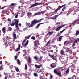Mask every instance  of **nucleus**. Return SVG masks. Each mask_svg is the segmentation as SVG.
Masks as SVG:
<instances>
[{"label": "nucleus", "instance_id": "f257e3e1", "mask_svg": "<svg viewBox=\"0 0 79 79\" xmlns=\"http://www.w3.org/2000/svg\"><path fill=\"white\" fill-rule=\"evenodd\" d=\"M43 19L44 18H42L40 19L39 20H37V19H35L34 20L31 22V24L29 26V27H33V26H34L35 24H37V23H39V22H40V21L43 20Z\"/></svg>", "mask_w": 79, "mask_h": 79}, {"label": "nucleus", "instance_id": "f03ea898", "mask_svg": "<svg viewBox=\"0 0 79 79\" xmlns=\"http://www.w3.org/2000/svg\"><path fill=\"white\" fill-rule=\"evenodd\" d=\"M64 6H66L65 4H64V5H62L60 6H59L58 8L56 9H54L52 10L53 12H52L53 14H55L57 13L58 11L59 10H60L61 8H62L63 7H64Z\"/></svg>", "mask_w": 79, "mask_h": 79}, {"label": "nucleus", "instance_id": "7ed1b4c3", "mask_svg": "<svg viewBox=\"0 0 79 79\" xmlns=\"http://www.w3.org/2000/svg\"><path fill=\"white\" fill-rule=\"evenodd\" d=\"M44 4L43 3L41 2V3H36L35 4H33L31 6L29 7V8H33L34 7V6H37V5H43Z\"/></svg>", "mask_w": 79, "mask_h": 79}, {"label": "nucleus", "instance_id": "20e7f679", "mask_svg": "<svg viewBox=\"0 0 79 79\" xmlns=\"http://www.w3.org/2000/svg\"><path fill=\"white\" fill-rule=\"evenodd\" d=\"M72 25H74V24H79V17L77 18V19L74 21L72 23Z\"/></svg>", "mask_w": 79, "mask_h": 79}, {"label": "nucleus", "instance_id": "39448f33", "mask_svg": "<svg viewBox=\"0 0 79 79\" xmlns=\"http://www.w3.org/2000/svg\"><path fill=\"white\" fill-rule=\"evenodd\" d=\"M48 55H49V56H50V57L51 58L53 59V60H55V61H56V60H57V58L56 57V56H55H55H54V55H50V54H48Z\"/></svg>", "mask_w": 79, "mask_h": 79}, {"label": "nucleus", "instance_id": "423d86ee", "mask_svg": "<svg viewBox=\"0 0 79 79\" xmlns=\"http://www.w3.org/2000/svg\"><path fill=\"white\" fill-rule=\"evenodd\" d=\"M65 25H66L64 24V25H63L60 26H59L58 27H57L56 28V31H59V30H60V29H61L62 28V27H64V26H65Z\"/></svg>", "mask_w": 79, "mask_h": 79}, {"label": "nucleus", "instance_id": "0eeeda50", "mask_svg": "<svg viewBox=\"0 0 79 79\" xmlns=\"http://www.w3.org/2000/svg\"><path fill=\"white\" fill-rule=\"evenodd\" d=\"M18 20H15V26L17 28H18Z\"/></svg>", "mask_w": 79, "mask_h": 79}, {"label": "nucleus", "instance_id": "6e6552de", "mask_svg": "<svg viewBox=\"0 0 79 79\" xmlns=\"http://www.w3.org/2000/svg\"><path fill=\"white\" fill-rule=\"evenodd\" d=\"M58 16V15H56L52 17L51 18V19H52L53 20H55L56 18H57Z\"/></svg>", "mask_w": 79, "mask_h": 79}, {"label": "nucleus", "instance_id": "1a4fd4ad", "mask_svg": "<svg viewBox=\"0 0 79 79\" xmlns=\"http://www.w3.org/2000/svg\"><path fill=\"white\" fill-rule=\"evenodd\" d=\"M18 47L17 48V49H16L15 51V52H18V51H19V50H20V47H21V44H19L18 45Z\"/></svg>", "mask_w": 79, "mask_h": 79}, {"label": "nucleus", "instance_id": "9d476101", "mask_svg": "<svg viewBox=\"0 0 79 79\" xmlns=\"http://www.w3.org/2000/svg\"><path fill=\"white\" fill-rule=\"evenodd\" d=\"M69 41H66L64 42V44L66 45H69Z\"/></svg>", "mask_w": 79, "mask_h": 79}, {"label": "nucleus", "instance_id": "9b49d317", "mask_svg": "<svg viewBox=\"0 0 79 79\" xmlns=\"http://www.w3.org/2000/svg\"><path fill=\"white\" fill-rule=\"evenodd\" d=\"M41 66H42V65H37V64L35 65V67L36 68H38L39 69V68H40Z\"/></svg>", "mask_w": 79, "mask_h": 79}, {"label": "nucleus", "instance_id": "f8f14e48", "mask_svg": "<svg viewBox=\"0 0 79 79\" xmlns=\"http://www.w3.org/2000/svg\"><path fill=\"white\" fill-rule=\"evenodd\" d=\"M50 66L51 67V68H55V67L56 66V65H54V64H51L50 65Z\"/></svg>", "mask_w": 79, "mask_h": 79}, {"label": "nucleus", "instance_id": "ddd939ff", "mask_svg": "<svg viewBox=\"0 0 79 79\" xmlns=\"http://www.w3.org/2000/svg\"><path fill=\"white\" fill-rule=\"evenodd\" d=\"M2 31L3 33H4V34H5V31H6V28H5V27H4L2 28Z\"/></svg>", "mask_w": 79, "mask_h": 79}, {"label": "nucleus", "instance_id": "4468645a", "mask_svg": "<svg viewBox=\"0 0 79 79\" xmlns=\"http://www.w3.org/2000/svg\"><path fill=\"white\" fill-rule=\"evenodd\" d=\"M44 24V23H41L38 24L36 26V29H38V28H39V26H40V24Z\"/></svg>", "mask_w": 79, "mask_h": 79}, {"label": "nucleus", "instance_id": "2eb2a0df", "mask_svg": "<svg viewBox=\"0 0 79 79\" xmlns=\"http://www.w3.org/2000/svg\"><path fill=\"white\" fill-rule=\"evenodd\" d=\"M41 15V12H40L36 13L34 14V15H35V16H37L38 15Z\"/></svg>", "mask_w": 79, "mask_h": 79}, {"label": "nucleus", "instance_id": "dca6fc26", "mask_svg": "<svg viewBox=\"0 0 79 79\" xmlns=\"http://www.w3.org/2000/svg\"><path fill=\"white\" fill-rule=\"evenodd\" d=\"M63 36H60L59 38V42H61V40L62 39V37H63Z\"/></svg>", "mask_w": 79, "mask_h": 79}, {"label": "nucleus", "instance_id": "f3484780", "mask_svg": "<svg viewBox=\"0 0 79 79\" xmlns=\"http://www.w3.org/2000/svg\"><path fill=\"white\" fill-rule=\"evenodd\" d=\"M13 37L14 39H16V34L14 33L13 34Z\"/></svg>", "mask_w": 79, "mask_h": 79}, {"label": "nucleus", "instance_id": "a211bd4d", "mask_svg": "<svg viewBox=\"0 0 79 79\" xmlns=\"http://www.w3.org/2000/svg\"><path fill=\"white\" fill-rule=\"evenodd\" d=\"M31 37V35H30L29 36H27V37H25V39H26L27 40V39H29L30 37Z\"/></svg>", "mask_w": 79, "mask_h": 79}, {"label": "nucleus", "instance_id": "6ab92c4d", "mask_svg": "<svg viewBox=\"0 0 79 79\" xmlns=\"http://www.w3.org/2000/svg\"><path fill=\"white\" fill-rule=\"evenodd\" d=\"M78 34H79V31L76 30V36H77Z\"/></svg>", "mask_w": 79, "mask_h": 79}, {"label": "nucleus", "instance_id": "aec40b11", "mask_svg": "<svg viewBox=\"0 0 79 79\" xmlns=\"http://www.w3.org/2000/svg\"><path fill=\"white\" fill-rule=\"evenodd\" d=\"M56 74L60 77V76H61V73L60 72H57Z\"/></svg>", "mask_w": 79, "mask_h": 79}, {"label": "nucleus", "instance_id": "412c9836", "mask_svg": "<svg viewBox=\"0 0 79 79\" xmlns=\"http://www.w3.org/2000/svg\"><path fill=\"white\" fill-rule=\"evenodd\" d=\"M7 13V11H6V10H4L2 11V13L3 14H4V13Z\"/></svg>", "mask_w": 79, "mask_h": 79}, {"label": "nucleus", "instance_id": "4be33fe9", "mask_svg": "<svg viewBox=\"0 0 79 79\" xmlns=\"http://www.w3.org/2000/svg\"><path fill=\"white\" fill-rule=\"evenodd\" d=\"M17 61L18 64H19V65H20V64H21V63H20V61H19V60L18 59L17 60Z\"/></svg>", "mask_w": 79, "mask_h": 79}, {"label": "nucleus", "instance_id": "5701e85b", "mask_svg": "<svg viewBox=\"0 0 79 79\" xmlns=\"http://www.w3.org/2000/svg\"><path fill=\"white\" fill-rule=\"evenodd\" d=\"M48 34L50 36L52 35V34H53V32H48Z\"/></svg>", "mask_w": 79, "mask_h": 79}, {"label": "nucleus", "instance_id": "b1692460", "mask_svg": "<svg viewBox=\"0 0 79 79\" xmlns=\"http://www.w3.org/2000/svg\"><path fill=\"white\" fill-rule=\"evenodd\" d=\"M39 43V42L38 41H36L35 42V45H37Z\"/></svg>", "mask_w": 79, "mask_h": 79}, {"label": "nucleus", "instance_id": "393cba45", "mask_svg": "<svg viewBox=\"0 0 79 79\" xmlns=\"http://www.w3.org/2000/svg\"><path fill=\"white\" fill-rule=\"evenodd\" d=\"M28 43H29V40H27V41L26 43L25 44V46H27L28 45Z\"/></svg>", "mask_w": 79, "mask_h": 79}, {"label": "nucleus", "instance_id": "a878e982", "mask_svg": "<svg viewBox=\"0 0 79 79\" xmlns=\"http://www.w3.org/2000/svg\"><path fill=\"white\" fill-rule=\"evenodd\" d=\"M60 54H61V55H64V51H63V50H61L60 51Z\"/></svg>", "mask_w": 79, "mask_h": 79}, {"label": "nucleus", "instance_id": "bb28decb", "mask_svg": "<svg viewBox=\"0 0 79 79\" xmlns=\"http://www.w3.org/2000/svg\"><path fill=\"white\" fill-rule=\"evenodd\" d=\"M57 69H55L54 70V72L55 74H57L58 72H57Z\"/></svg>", "mask_w": 79, "mask_h": 79}, {"label": "nucleus", "instance_id": "cd10ccee", "mask_svg": "<svg viewBox=\"0 0 79 79\" xmlns=\"http://www.w3.org/2000/svg\"><path fill=\"white\" fill-rule=\"evenodd\" d=\"M62 63H63V64H66V63H67V61H66V60H65V61H62Z\"/></svg>", "mask_w": 79, "mask_h": 79}, {"label": "nucleus", "instance_id": "c85d7f7f", "mask_svg": "<svg viewBox=\"0 0 79 79\" xmlns=\"http://www.w3.org/2000/svg\"><path fill=\"white\" fill-rule=\"evenodd\" d=\"M17 5V4H16V3H12L11 4V6H15Z\"/></svg>", "mask_w": 79, "mask_h": 79}, {"label": "nucleus", "instance_id": "c756f323", "mask_svg": "<svg viewBox=\"0 0 79 79\" xmlns=\"http://www.w3.org/2000/svg\"><path fill=\"white\" fill-rule=\"evenodd\" d=\"M30 24H31V23H27L26 22V24L27 27H28V26H29V25Z\"/></svg>", "mask_w": 79, "mask_h": 79}, {"label": "nucleus", "instance_id": "7c9ffc66", "mask_svg": "<svg viewBox=\"0 0 79 79\" xmlns=\"http://www.w3.org/2000/svg\"><path fill=\"white\" fill-rule=\"evenodd\" d=\"M33 58L36 60V61H37V60H38V58H37V56H35Z\"/></svg>", "mask_w": 79, "mask_h": 79}, {"label": "nucleus", "instance_id": "2f4dec72", "mask_svg": "<svg viewBox=\"0 0 79 79\" xmlns=\"http://www.w3.org/2000/svg\"><path fill=\"white\" fill-rule=\"evenodd\" d=\"M34 75L35 76V77H37V76H38V75L36 73H34Z\"/></svg>", "mask_w": 79, "mask_h": 79}, {"label": "nucleus", "instance_id": "473e14b6", "mask_svg": "<svg viewBox=\"0 0 79 79\" xmlns=\"http://www.w3.org/2000/svg\"><path fill=\"white\" fill-rule=\"evenodd\" d=\"M49 36H50L48 34V33L46 35V38H47V39L48 38Z\"/></svg>", "mask_w": 79, "mask_h": 79}, {"label": "nucleus", "instance_id": "72a5a7b5", "mask_svg": "<svg viewBox=\"0 0 79 79\" xmlns=\"http://www.w3.org/2000/svg\"><path fill=\"white\" fill-rule=\"evenodd\" d=\"M50 40H49L46 44V46H47V45H48V44H50Z\"/></svg>", "mask_w": 79, "mask_h": 79}, {"label": "nucleus", "instance_id": "f704fd0d", "mask_svg": "<svg viewBox=\"0 0 79 79\" xmlns=\"http://www.w3.org/2000/svg\"><path fill=\"white\" fill-rule=\"evenodd\" d=\"M29 63H31V57H29L28 58V60Z\"/></svg>", "mask_w": 79, "mask_h": 79}, {"label": "nucleus", "instance_id": "c9c22d12", "mask_svg": "<svg viewBox=\"0 0 79 79\" xmlns=\"http://www.w3.org/2000/svg\"><path fill=\"white\" fill-rule=\"evenodd\" d=\"M15 23L13 22L11 23V26H15Z\"/></svg>", "mask_w": 79, "mask_h": 79}, {"label": "nucleus", "instance_id": "e433bc0d", "mask_svg": "<svg viewBox=\"0 0 79 79\" xmlns=\"http://www.w3.org/2000/svg\"><path fill=\"white\" fill-rule=\"evenodd\" d=\"M69 69H68L66 71L65 73H66V74H68V73H69Z\"/></svg>", "mask_w": 79, "mask_h": 79}, {"label": "nucleus", "instance_id": "4c0bfd02", "mask_svg": "<svg viewBox=\"0 0 79 79\" xmlns=\"http://www.w3.org/2000/svg\"><path fill=\"white\" fill-rule=\"evenodd\" d=\"M66 7L64 6V7L63 8V9H62V11H64V10H65V9H66Z\"/></svg>", "mask_w": 79, "mask_h": 79}, {"label": "nucleus", "instance_id": "58836bf2", "mask_svg": "<svg viewBox=\"0 0 79 79\" xmlns=\"http://www.w3.org/2000/svg\"><path fill=\"white\" fill-rule=\"evenodd\" d=\"M0 69L1 70H3V66H2V65H1V66L0 67Z\"/></svg>", "mask_w": 79, "mask_h": 79}, {"label": "nucleus", "instance_id": "ea45409f", "mask_svg": "<svg viewBox=\"0 0 79 79\" xmlns=\"http://www.w3.org/2000/svg\"><path fill=\"white\" fill-rule=\"evenodd\" d=\"M74 77H75V78H76V76H75V75H73V76H72L71 77V78L72 79H74Z\"/></svg>", "mask_w": 79, "mask_h": 79}, {"label": "nucleus", "instance_id": "a19ab883", "mask_svg": "<svg viewBox=\"0 0 79 79\" xmlns=\"http://www.w3.org/2000/svg\"><path fill=\"white\" fill-rule=\"evenodd\" d=\"M8 30L10 31H11L12 30V28H11V27H9L8 28Z\"/></svg>", "mask_w": 79, "mask_h": 79}, {"label": "nucleus", "instance_id": "79ce46f5", "mask_svg": "<svg viewBox=\"0 0 79 79\" xmlns=\"http://www.w3.org/2000/svg\"><path fill=\"white\" fill-rule=\"evenodd\" d=\"M27 65H26V64H25V70H27Z\"/></svg>", "mask_w": 79, "mask_h": 79}, {"label": "nucleus", "instance_id": "37998d69", "mask_svg": "<svg viewBox=\"0 0 79 79\" xmlns=\"http://www.w3.org/2000/svg\"><path fill=\"white\" fill-rule=\"evenodd\" d=\"M31 39H32V40H35V38L34 37V36H32L31 38Z\"/></svg>", "mask_w": 79, "mask_h": 79}, {"label": "nucleus", "instance_id": "c03bdc74", "mask_svg": "<svg viewBox=\"0 0 79 79\" xmlns=\"http://www.w3.org/2000/svg\"><path fill=\"white\" fill-rule=\"evenodd\" d=\"M15 69L16 71L17 72L19 71V69H18V68H17V67H15Z\"/></svg>", "mask_w": 79, "mask_h": 79}, {"label": "nucleus", "instance_id": "a18cd8bd", "mask_svg": "<svg viewBox=\"0 0 79 79\" xmlns=\"http://www.w3.org/2000/svg\"><path fill=\"white\" fill-rule=\"evenodd\" d=\"M65 30H66V29H64L62 31H60V33L61 34V33H63Z\"/></svg>", "mask_w": 79, "mask_h": 79}, {"label": "nucleus", "instance_id": "49530a36", "mask_svg": "<svg viewBox=\"0 0 79 79\" xmlns=\"http://www.w3.org/2000/svg\"><path fill=\"white\" fill-rule=\"evenodd\" d=\"M79 11V10L78 9H77L75 10L74 11V13H76V12H77V11Z\"/></svg>", "mask_w": 79, "mask_h": 79}, {"label": "nucleus", "instance_id": "de8ad7c7", "mask_svg": "<svg viewBox=\"0 0 79 79\" xmlns=\"http://www.w3.org/2000/svg\"><path fill=\"white\" fill-rule=\"evenodd\" d=\"M53 75H50V79H52V78H53Z\"/></svg>", "mask_w": 79, "mask_h": 79}, {"label": "nucleus", "instance_id": "09e8293b", "mask_svg": "<svg viewBox=\"0 0 79 79\" xmlns=\"http://www.w3.org/2000/svg\"><path fill=\"white\" fill-rule=\"evenodd\" d=\"M25 41L26 40H25L22 42V45L23 46H24V42H25Z\"/></svg>", "mask_w": 79, "mask_h": 79}, {"label": "nucleus", "instance_id": "8fccbe9b", "mask_svg": "<svg viewBox=\"0 0 79 79\" xmlns=\"http://www.w3.org/2000/svg\"><path fill=\"white\" fill-rule=\"evenodd\" d=\"M18 14H17L15 17V18H18Z\"/></svg>", "mask_w": 79, "mask_h": 79}, {"label": "nucleus", "instance_id": "3c124183", "mask_svg": "<svg viewBox=\"0 0 79 79\" xmlns=\"http://www.w3.org/2000/svg\"><path fill=\"white\" fill-rule=\"evenodd\" d=\"M17 58H18V56H15V60H16V59H17Z\"/></svg>", "mask_w": 79, "mask_h": 79}, {"label": "nucleus", "instance_id": "603ef678", "mask_svg": "<svg viewBox=\"0 0 79 79\" xmlns=\"http://www.w3.org/2000/svg\"><path fill=\"white\" fill-rule=\"evenodd\" d=\"M27 29V28H24L23 29V31H24L26 30Z\"/></svg>", "mask_w": 79, "mask_h": 79}, {"label": "nucleus", "instance_id": "864d4df0", "mask_svg": "<svg viewBox=\"0 0 79 79\" xmlns=\"http://www.w3.org/2000/svg\"><path fill=\"white\" fill-rule=\"evenodd\" d=\"M8 21H11V19H10V18H8Z\"/></svg>", "mask_w": 79, "mask_h": 79}, {"label": "nucleus", "instance_id": "5fc2aeb1", "mask_svg": "<svg viewBox=\"0 0 79 79\" xmlns=\"http://www.w3.org/2000/svg\"><path fill=\"white\" fill-rule=\"evenodd\" d=\"M45 11H43L42 12H40V13H41V14H42H42H43V13H45Z\"/></svg>", "mask_w": 79, "mask_h": 79}, {"label": "nucleus", "instance_id": "6e6d98bb", "mask_svg": "<svg viewBox=\"0 0 79 79\" xmlns=\"http://www.w3.org/2000/svg\"><path fill=\"white\" fill-rule=\"evenodd\" d=\"M75 43H74L73 44H72V47H73V46H75Z\"/></svg>", "mask_w": 79, "mask_h": 79}, {"label": "nucleus", "instance_id": "4d7b16f0", "mask_svg": "<svg viewBox=\"0 0 79 79\" xmlns=\"http://www.w3.org/2000/svg\"><path fill=\"white\" fill-rule=\"evenodd\" d=\"M32 14V13H30V12H28L27 13V14L28 15H31Z\"/></svg>", "mask_w": 79, "mask_h": 79}, {"label": "nucleus", "instance_id": "13d9d810", "mask_svg": "<svg viewBox=\"0 0 79 79\" xmlns=\"http://www.w3.org/2000/svg\"><path fill=\"white\" fill-rule=\"evenodd\" d=\"M10 69H12L13 68V66H11L10 67Z\"/></svg>", "mask_w": 79, "mask_h": 79}, {"label": "nucleus", "instance_id": "bf43d9fd", "mask_svg": "<svg viewBox=\"0 0 79 79\" xmlns=\"http://www.w3.org/2000/svg\"><path fill=\"white\" fill-rule=\"evenodd\" d=\"M5 45H7V43H8L7 42L6 43L5 42Z\"/></svg>", "mask_w": 79, "mask_h": 79}, {"label": "nucleus", "instance_id": "052dcab7", "mask_svg": "<svg viewBox=\"0 0 79 79\" xmlns=\"http://www.w3.org/2000/svg\"><path fill=\"white\" fill-rule=\"evenodd\" d=\"M18 25L19 26H21V24L20 23H19L18 24Z\"/></svg>", "mask_w": 79, "mask_h": 79}, {"label": "nucleus", "instance_id": "680f3d73", "mask_svg": "<svg viewBox=\"0 0 79 79\" xmlns=\"http://www.w3.org/2000/svg\"><path fill=\"white\" fill-rule=\"evenodd\" d=\"M0 64H2V61H1L0 62Z\"/></svg>", "mask_w": 79, "mask_h": 79}, {"label": "nucleus", "instance_id": "e2e57ef3", "mask_svg": "<svg viewBox=\"0 0 79 79\" xmlns=\"http://www.w3.org/2000/svg\"><path fill=\"white\" fill-rule=\"evenodd\" d=\"M75 42H76V43H77V40H75Z\"/></svg>", "mask_w": 79, "mask_h": 79}, {"label": "nucleus", "instance_id": "0e129e2a", "mask_svg": "<svg viewBox=\"0 0 79 79\" xmlns=\"http://www.w3.org/2000/svg\"><path fill=\"white\" fill-rule=\"evenodd\" d=\"M6 39H7V40H8V36H6Z\"/></svg>", "mask_w": 79, "mask_h": 79}, {"label": "nucleus", "instance_id": "69168bd1", "mask_svg": "<svg viewBox=\"0 0 79 79\" xmlns=\"http://www.w3.org/2000/svg\"><path fill=\"white\" fill-rule=\"evenodd\" d=\"M42 59V56H41L40 57V60H41V59Z\"/></svg>", "mask_w": 79, "mask_h": 79}, {"label": "nucleus", "instance_id": "338daca9", "mask_svg": "<svg viewBox=\"0 0 79 79\" xmlns=\"http://www.w3.org/2000/svg\"><path fill=\"white\" fill-rule=\"evenodd\" d=\"M5 79H7V77H5Z\"/></svg>", "mask_w": 79, "mask_h": 79}, {"label": "nucleus", "instance_id": "774afa93", "mask_svg": "<svg viewBox=\"0 0 79 79\" xmlns=\"http://www.w3.org/2000/svg\"><path fill=\"white\" fill-rule=\"evenodd\" d=\"M77 40H78V41H79V38H77Z\"/></svg>", "mask_w": 79, "mask_h": 79}]
</instances>
